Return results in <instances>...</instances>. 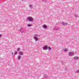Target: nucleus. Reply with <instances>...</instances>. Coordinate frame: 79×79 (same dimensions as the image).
<instances>
[{
    "mask_svg": "<svg viewBox=\"0 0 79 79\" xmlns=\"http://www.w3.org/2000/svg\"><path fill=\"white\" fill-rule=\"evenodd\" d=\"M27 26L28 27H31V26H32V25L28 24Z\"/></svg>",
    "mask_w": 79,
    "mask_h": 79,
    "instance_id": "obj_8",
    "label": "nucleus"
},
{
    "mask_svg": "<svg viewBox=\"0 0 79 79\" xmlns=\"http://www.w3.org/2000/svg\"><path fill=\"white\" fill-rule=\"evenodd\" d=\"M27 19L28 21H31L32 22H33L34 21V19L33 18H32L31 17H29L27 18Z\"/></svg>",
    "mask_w": 79,
    "mask_h": 79,
    "instance_id": "obj_2",
    "label": "nucleus"
},
{
    "mask_svg": "<svg viewBox=\"0 0 79 79\" xmlns=\"http://www.w3.org/2000/svg\"><path fill=\"white\" fill-rule=\"evenodd\" d=\"M17 51H18V52H19V51H20V48H17Z\"/></svg>",
    "mask_w": 79,
    "mask_h": 79,
    "instance_id": "obj_11",
    "label": "nucleus"
},
{
    "mask_svg": "<svg viewBox=\"0 0 79 79\" xmlns=\"http://www.w3.org/2000/svg\"><path fill=\"white\" fill-rule=\"evenodd\" d=\"M67 24H68V23H64L63 22L62 23V24H63V25H67Z\"/></svg>",
    "mask_w": 79,
    "mask_h": 79,
    "instance_id": "obj_5",
    "label": "nucleus"
},
{
    "mask_svg": "<svg viewBox=\"0 0 79 79\" xmlns=\"http://www.w3.org/2000/svg\"><path fill=\"white\" fill-rule=\"evenodd\" d=\"M66 51H67V49H65L64 51V52H66Z\"/></svg>",
    "mask_w": 79,
    "mask_h": 79,
    "instance_id": "obj_14",
    "label": "nucleus"
},
{
    "mask_svg": "<svg viewBox=\"0 0 79 79\" xmlns=\"http://www.w3.org/2000/svg\"><path fill=\"white\" fill-rule=\"evenodd\" d=\"M20 59H21V56H19V60H20Z\"/></svg>",
    "mask_w": 79,
    "mask_h": 79,
    "instance_id": "obj_13",
    "label": "nucleus"
},
{
    "mask_svg": "<svg viewBox=\"0 0 79 79\" xmlns=\"http://www.w3.org/2000/svg\"><path fill=\"white\" fill-rule=\"evenodd\" d=\"M2 35L0 34V37H1Z\"/></svg>",
    "mask_w": 79,
    "mask_h": 79,
    "instance_id": "obj_17",
    "label": "nucleus"
},
{
    "mask_svg": "<svg viewBox=\"0 0 79 79\" xmlns=\"http://www.w3.org/2000/svg\"><path fill=\"white\" fill-rule=\"evenodd\" d=\"M20 31L21 32V33H23V32H24V30H23V28H20Z\"/></svg>",
    "mask_w": 79,
    "mask_h": 79,
    "instance_id": "obj_3",
    "label": "nucleus"
},
{
    "mask_svg": "<svg viewBox=\"0 0 79 79\" xmlns=\"http://www.w3.org/2000/svg\"><path fill=\"white\" fill-rule=\"evenodd\" d=\"M43 27L44 29H45V28H47V25H44Z\"/></svg>",
    "mask_w": 79,
    "mask_h": 79,
    "instance_id": "obj_6",
    "label": "nucleus"
},
{
    "mask_svg": "<svg viewBox=\"0 0 79 79\" xmlns=\"http://www.w3.org/2000/svg\"><path fill=\"white\" fill-rule=\"evenodd\" d=\"M19 54L20 55H23V52H19Z\"/></svg>",
    "mask_w": 79,
    "mask_h": 79,
    "instance_id": "obj_7",
    "label": "nucleus"
},
{
    "mask_svg": "<svg viewBox=\"0 0 79 79\" xmlns=\"http://www.w3.org/2000/svg\"><path fill=\"white\" fill-rule=\"evenodd\" d=\"M43 49L44 50H47V49H48L47 46H45L44 47Z\"/></svg>",
    "mask_w": 79,
    "mask_h": 79,
    "instance_id": "obj_4",
    "label": "nucleus"
},
{
    "mask_svg": "<svg viewBox=\"0 0 79 79\" xmlns=\"http://www.w3.org/2000/svg\"><path fill=\"white\" fill-rule=\"evenodd\" d=\"M48 49L49 50H51V48H50V47H48Z\"/></svg>",
    "mask_w": 79,
    "mask_h": 79,
    "instance_id": "obj_15",
    "label": "nucleus"
},
{
    "mask_svg": "<svg viewBox=\"0 0 79 79\" xmlns=\"http://www.w3.org/2000/svg\"><path fill=\"white\" fill-rule=\"evenodd\" d=\"M35 35V36H33V38L35 40V41H37L39 40V38L37 37H38V35Z\"/></svg>",
    "mask_w": 79,
    "mask_h": 79,
    "instance_id": "obj_1",
    "label": "nucleus"
},
{
    "mask_svg": "<svg viewBox=\"0 0 79 79\" xmlns=\"http://www.w3.org/2000/svg\"><path fill=\"white\" fill-rule=\"evenodd\" d=\"M32 5L30 4L29 5V7L30 8H32Z\"/></svg>",
    "mask_w": 79,
    "mask_h": 79,
    "instance_id": "obj_9",
    "label": "nucleus"
},
{
    "mask_svg": "<svg viewBox=\"0 0 79 79\" xmlns=\"http://www.w3.org/2000/svg\"><path fill=\"white\" fill-rule=\"evenodd\" d=\"M75 58L76 60H78V59H79V57L76 56L75 57Z\"/></svg>",
    "mask_w": 79,
    "mask_h": 79,
    "instance_id": "obj_10",
    "label": "nucleus"
},
{
    "mask_svg": "<svg viewBox=\"0 0 79 79\" xmlns=\"http://www.w3.org/2000/svg\"><path fill=\"white\" fill-rule=\"evenodd\" d=\"M17 52L15 51V53H14V54L15 55H16V54H17Z\"/></svg>",
    "mask_w": 79,
    "mask_h": 79,
    "instance_id": "obj_12",
    "label": "nucleus"
},
{
    "mask_svg": "<svg viewBox=\"0 0 79 79\" xmlns=\"http://www.w3.org/2000/svg\"><path fill=\"white\" fill-rule=\"evenodd\" d=\"M11 54L12 55H13V52H12Z\"/></svg>",
    "mask_w": 79,
    "mask_h": 79,
    "instance_id": "obj_16",
    "label": "nucleus"
}]
</instances>
